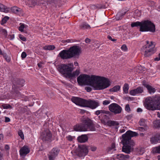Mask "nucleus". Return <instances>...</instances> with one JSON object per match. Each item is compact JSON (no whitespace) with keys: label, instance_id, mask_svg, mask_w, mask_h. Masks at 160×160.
<instances>
[{"label":"nucleus","instance_id":"1","mask_svg":"<svg viewBox=\"0 0 160 160\" xmlns=\"http://www.w3.org/2000/svg\"><path fill=\"white\" fill-rule=\"evenodd\" d=\"M77 82L81 85H89L95 90H101L106 88L110 85L109 80L105 77L84 74L80 75L77 78Z\"/></svg>","mask_w":160,"mask_h":160},{"label":"nucleus","instance_id":"2","mask_svg":"<svg viewBox=\"0 0 160 160\" xmlns=\"http://www.w3.org/2000/svg\"><path fill=\"white\" fill-rule=\"evenodd\" d=\"M73 67L72 63L67 64H61L58 66V70L59 72L65 77L72 80L75 78L80 73L79 69L76 70L72 73L74 69Z\"/></svg>","mask_w":160,"mask_h":160},{"label":"nucleus","instance_id":"3","mask_svg":"<svg viewBox=\"0 0 160 160\" xmlns=\"http://www.w3.org/2000/svg\"><path fill=\"white\" fill-rule=\"evenodd\" d=\"M138 135V134L136 132L130 130L128 131L122 135V142L123 146L122 150L123 152L127 153H129L131 152V149L135 145V143L131 139V138Z\"/></svg>","mask_w":160,"mask_h":160},{"label":"nucleus","instance_id":"4","mask_svg":"<svg viewBox=\"0 0 160 160\" xmlns=\"http://www.w3.org/2000/svg\"><path fill=\"white\" fill-rule=\"evenodd\" d=\"M81 52V48L78 46L74 45L70 47L68 50L64 49L61 51L58 54V57L63 60L78 57Z\"/></svg>","mask_w":160,"mask_h":160},{"label":"nucleus","instance_id":"5","mask_svg":"<svg viewBox=\"0 0 160 160\" xmlns=\"http://www.w3.org/2000/svg\"><path fill=\"white\" fill-rule=\"evenodd\" d=\"M71 100L77 105L83 107H88L92 109H95L99 106V102L94 100H88L80 98L73 97L71 98Z\"/></svg>","mask_w":160,"mask_h":160},{"label":"nucleus","instance_id":"6","mask_svg":"<svg viewBox=\"0 0 160 160\" xmlns=\"http://www.w3.org/2000/svg\"><path fill=\"white\" fill-rule=\"evenodd\" d=\"M145 105L147 108L149 110H160V95L148 97L145 99Z\"/></svg>","mask_w":160,"mask_h":160},{"label":"nucleus","instance_id":"7","mask_svg":"<svg viewBox=\"0 0 160 160\" xmlns=\"http://www.w3.org/2000/svg\"><path fill=\"white\" fill-rule=\"evenodd\" d=\"M82 124H78L73 127L76 131H95L96 130L92 121L89 118H86L82 120Z\"/></svg>","mask_w":160,"mask_h":160},{"label":"nucleus","instance_id":"8","mask_svg":"<svg viewBox=\"0 0 160 160\" xmlns=\"http://www.w3.org/2000/svg\"><path fill=\"white\" fill-rule=\"evenodd\" d=\"M155 26L153 23L148 20L141 22L139 31L142 32H155Z\"/></svg>","mask_w":160,"mask_h":160},{"label":"nucleus","instance_id":"9","mask_svg":"<svg viewBox=\"0 0 160 160\" xmlns=\"http://www.w3.org/2000/svg\"><path fill=\"white\" fill-rule=\"evenodd\" d=\"M147 42V44L142 48L141 51L142 54H143L145 57H149L154 52V46L152 42L150 43H149L148 41Z\"/></svg>","mask_w":160,"mask_h":160},{"label":"nucleus","instance_id":"10","mask_svg":"<svg viewBox=\"0 0 160 160\" xmlns=\"http://www.w3.org/2000/svg\"><path fill=\"white\" fill-rule=\"evenodd\" d=\"M25 82L23 79L19 78H16L13 81L12 88L15 92L18 95H21L19 91L21 90V88L23 86Z\"/></svg>","mask_w":160,"mask_h":160},{"label":"nucleus","instance_id":"11","mask_svg":"<svg viewBox=\"0 0 160 160\" xmlns=\"http://www.w3.org/2000/svg\"><path fill=\"white\" fill-rule=\"evenodd\" d=\"M76 155L79 157H83L86 156L88 153L87 147L85 146L78 147L74 151Z\"/></svg>","mask_w":160,"mask_h":160},{"label":"nucleus","instance_id":"12","mask_svg":"<svg viewBox=\"0 0 160 160\" xmlns=\"http://www.w3.org/2000/svg\"><path fill=\"white\" fill-rule=\"evenodd\" d=\"M108 108L109 110L115 114L120 113L122 110V108L116 103L111 104L109 105Z\"/></svg>","mask_w":160,"mask_h":160},{"label":"nucleus","instance_id":"13","mask_svg":"<svg viewBox=\"0 0 160 160\" xmlns=\"http://www.w3.org/2000/svg\"><path fill=\"white\" fill-rule=\"evenodd\" d=\"M59 149L57 148H53L48 154L49 160H54L55 158L58 156Z\"/></svg>","mask_w":160,"mask_h":160},{"label":"nucleus","instance_id":"14","mask_svg":"<svg viewBox=\"0 0 160 160\" xmlns=\"http://www.w3.org/2000/svg\"><path fill=\"white\" fill-rule=\"evenodd\" d=\"M41 137L43 141H50L52 138V134L49 131L46 130L43 132Z\"/></svg>","mask_w":160,"mask_h":160},{"label":"nucleus","instance_id":"15","mask_svg":"<svg viewBox=\"0 0 160 160\" xmlns=\"http://www.w3.org/2000/svg\"><path fill=\"white\" fill-rule=\"evenodd\" d=\"M143 92L142 87H138L137 88L132 90L130 91L129 93L132 96H135L137 94L142 93Z\"/></svg>","mask_w":160,"mask_h":160},{"label":"nucleus","instance_id":"16","mask_svg":"<svg viewBox=\"0 0 160 160\" xmlns=\"http://www.w3.org/2000/svg\"><path fill=\"white\" fill-rule=\"evenodd\" d=\"M150 142L153 144L160 142V134L157 133L153 136L150 139Z\"/></svg>","mask_w":160,"mask_h":160},{"label":"nucleus","instance_id":"17","mask_svg":"<svg viewBox=\"0 0 160 160\" xmlns=\"http://www.w3.org/2000/svg\"><path fill=\"white\" fill-rule=\"evenodd\" d=\"M19 152L21 156H25L29 152L30 150L27 146H24L21 148Z\"/></svg>","mask_w":160,"mask_h":160},{"label":"nucleus","instance_id":"18","mask_svg":"<svg viewBox=\"0 0 160 160\" xmlns=\"http://www.w3.org/2000/svg\"><path fill=\"white\" fill-rule=\"evenodd\" d=\"M108 126L111 127L114 126L116 129H118V125L119 124V122H118L113 120H109L107 122Z\"/></svg>","mask_w":160,"mask_h":160},{"label":"nucleus","instance_id":"19","mask_svg":"<svg viewBox=\"0 0 160 160\" xmlns=\"http://www.w3.org/2000/svg\"><path fill=\"white\" fill-rule=\"evenodd\" d=\"M88 138L86 134L82 135L79 136L77 138L78 142L83 143L86 142L88 140Z\"/></svg>","mask_w":160,"mask_h":160},{"label":"nucleus","instance_id":"20","mask_svg":"<svg viewBox=\"0 0 160 160\" xmlns=\"http://www.w3.org/2000/svg\"><path fill=\"white\" fill-rule=\"evenodd\" d=\"M129 156L128 155H124L122 154H117L116 155V158L119 160H124L128 158Z\"/></svg>","mask_w":160,"mask_h":160},{"label":"nucleus","instance_id":"21","mask_svg":"<svg viewBox=\"0 0 160 160\" xmlns=\"http://www.w3.org/2000/svg\"><path fill=\"white\" fill-rule=\"evenodd\" d=\"M10 10V8L0 3V11L5 13H7Z\"/></svg>","mask_w":160,"mask_h":160},{"label":"nucleus","instance_id":"22","mask_svg":"<svg viewBox=\"0 0 160 160\" xmlns=\"http://www.w3.org/2000/svg\"><path fill=\"white\" fill-rule=\"evenodd\" d=\"M147 120L143 118L141 119L139 122V124L140 126H143L144 127H147Z\"/></svg>","mask_w":160,"mask_h":160},{"label":"nucleus","instance_id":"23","mask_svg":"<svg viewBox=\"0 0 160 160\" xmlns=\"http://www.w3.org/2000/svg\"><path fill=\"white\" fill-rule=\"evenodd\" d=\"M147 87L146 88L148 92L150 94H153L156 91V89L155 88L152 87L151 86L149 85L148 86H147Z\"/></svg>","mask_w":160,"mask_h":160},{"label":"nucleus","instance_id":"24","mask_svg":"<svg viewBox=\"0 0 160 160\" xmlns=\"http://www.w3.org/2000/svg\"><path fill=\"white\" fill-rule=\"evenodd\" d=\"M126 12H125L123 13L118 12L116 15V18L117 20H119L121 19L122 17L125 14Z\"/></svg>","mask_w":160,"mask_h":160},{"label":"nucleus","instance_id":"25","mask_svg":"<svg viewBox=\"0 0 160 160\" xmlns=\"http://www.w3.org/2000/svg\"><path fill=\"white\" fill-rule=\"evenodd\" d=\"M11 10L14 13L16 14L18 13L19 12H21L22 10L21 9L16 6H14L13 7H12L11 8Z\"/></svg>","mask_w":160,"mask_h":160},{"label":"nucleus","instance_id":"26","mask_svg":"<svg viewBox=\"0 0 160 160\" xmlns=\"http://www.w3.org/2000/svg\"><path fill=\"white\" fill-rule=\"evenodd\" d=\"M120 89V86L119 85H116L115 86L109 90V91L111 92H115L119 91Z\"/></svg>","mask_w":160,"mask_h":160},{"label":"nucleus","instance_id":"27","mask_svg":"<svg viewBox=\"0 0 160 160\" xmlns=\"http://www.w3.org/2000/svg\"><path fill=\"white\" fill-rule=\"evenodd\" d=\"M80 28L82 29H89L91 28L90 26L85 22H84L80 26Z\"/></svg>","mask_w":160,"mask_h":160},{"label":"nucleus","instance_id":"28","mask_svg":"<svg viewBox=\"0 0 160 160\" xmlns=\"http://www.w3.org/2000/svg\"><path fill=\"white\" fill-rule=\"evenodd\" d=\"M153 153H160V145L154 148L152 150Z\"/></svg>","mask_w":160,"mask_h":160},{"label":"nucleus","instance_id":"29","mask_svg":"<svg viewBox=\"0 0 160 160\" xmlns=\"http://www.w3.org/2000/svg\"><path fill=\"white\" fill-rule=\"evenodd\" d=\"M55 48V47L54 45H48L46 46L43 47V48L45 50H52Z\"/></svg>","mask_w":160,"mask_h":160},{"label":"nucleus","instance_id":"30","mask_svg":"<svg viewBox=\"0 0 160 160\" xmlns=\"http://www.w3.org/2000/svg\"><path fill=\"white\" fill-rule=\"evenodd\" d=\"M129 88L128 85L127 83L125 84L123 88V91L126 94L128 92Z\"/></svg>","mask_w":160,"mask_h":160},{"label":"nucleus","instance_id":"31","mask_svg":"<svg viewBox=\"0 0 160 160\" xmlns=\"http://www.w3.org/2000/svg\"><path fill=\"white\" fill-rule=\"evenodd\" d=\"M9 19V17L5 16L4 18L2 19L1 24L2 25H3L6 23L7 21Z\"/></svg>","mask_w":160,"mask_h":160},{"label":"nucleus","instance_id":"32","mask_svg":"<svg viewBox=\"0 0 160 160\" xmlns=\"http://www.w3.org/2000/svg\"><path fill=\"white\" fill-rule=\"evenodd\" d=\"M20 26L18 28L19 31L21 32H24L25 33H26V32L24 31L23 29L24 28H26L27 26H25L24 24L22 23H20ZM26 26L27 25H26Z\"/></svg>","mask_w":160,"mask_h":160},{"label":"nucleus","instance_id":"33","mask_svg":"<svg viewBox=\"0 0 160 160\" xmlns=\"http://www.w3.org/2000/svg\"><path fill=\"white\" fill-rule=\"evenodd\" d=\"M0 32L2 34L4 35L5 38H7L8 35V33L7 32L6 29H5L0 28Z\"/></svg>","mask_w":160,"mask_h":160},{"label":"nucleus","instance_id":"34","mask_svg":"<svg viewBox=\"0 0 160 160\" xmlns=\"http://www.w3.org/2000/svg\"><path fill=\"white\" fill-rule=\"evenodd\" d=\"M2 107L5 109L12 108V106L9 104H4L2 105Z\"/></svg>","mask_w":160,"mask_h":160},{"label":"nucleus","instance_id":"35","mask_svg":"<svg viewBox=\"0 0 160 160\" xmlns=\"http://www.w3.org/2000/svg\"><path fill=\"white\" fill-rule=\"evenodd\" d=\"M141 15V12L138 10L135 11L134 12V16L136 18L139 17Z\"/></svg>","mask_w":160,"mask_h":160},{"label":"nucleus","instance_id":"36","mask_svg":"<svg viewBox=\"0 0 160 160\" xmlns=\"http://www.w3.org/2000/svg\"><path fill=\"white\" fill-rule=\"evenodd\" d=\"M153 124L156 127H160V120H158L153 122Z\"/></svg>","mask_w":160,"mask_h":160},{"label":"nucleus","instance_id":"37","mask_svg":"<svg viewBox=\"0 0 160 160\" xmlns=\"http://www.w3.org/2000/svg\"><path fill=\"white\" fill-rule=\"evenodd\" d=\"M141 22H133L131 24V26L132 27H137L139 26L140 27Z\"/></svg>","mask_w":160,"mask_h":160},{"label":"nucleus","instance_id":"38","mask_svg":"<svg viewBox=\"0 0 160 160\" xmlns=\"http://www.w3.org/2000/svg\"><path fill=\"white\" fill-rule=\"evenodd\" d=\"M4 58L8 62H9L10 61L11 59L10 57L8 56L6 53H4L2 54Z\"/></svg>","mask_w":160,"mask_h":160},{"label":"nucleus","instance_id":"39","mask_svg":"<svg viewBox=\"0 0 160 160\" xmlns=\"http://www.w3.org/2000/svg\"><path fill=\"white\" fill-rule=\"evenodd\" d=\"M148 128V127H144V128L142 127H139L138 128V129L140 131L142 132H144L146 131L147 130Z\"/></svg>","mask_w":160,"mask_h":160},{"label":"nucleus","instance_id":"40","mask_svg":"<svg viewBox=\"0 0 160 160\" xmlns=\"http://www.w3.org/2000/svg\"><path fill=\"white\" fill-rule=\"evenodd\" d=\"M18 134L19 136L21 137V138L22 139H24V134L22 132L21 130H19L18 132Z\"/></svg>","mask_w":160,"mask_h":160},{"label":"nucleus","instance_id":"41","mask_svg":"<svg viewBox=\"0 0 160 160\" xmlns=\"http://www.w3.org/2000/svg\"><path fill=\"white\" fill-rule=\"evenodd\" d=\"M115 143H113L112 144L111 146L109 148V150L110 151L113 149L114 150H116V149H115Z\"/></svg>","mask_w":160,"mask_h":160},{"label":"nucleus","instance_id":"42","mask_svg":"<svg viewBox=\"0 0 160 160\" xmlns=\"http://www.w3.org/2000/svg\"><path fill=\"white\" fill-rule=\"evenodd\" d=\"M104 113H102L100 116L98 117V118H101L103 119H107V118H108V117L107 115L104 114Z\"/></svg>","mask_w":160,"mask_h":160},{"label":"nucleus","instance_id":"43","mask_svg":"<svg viewBox=\"0 0 160 160\" xmlns=\"http://www.w3.org/2000/svg\"><path fill=\"white\" fill-rule=\"evenodd\" d=\"M125 110L128 112H129L130 111V108L129 105L128 104H127L126 105L125 107Z\"/></svg>","mask_w":160,"mask_h":160},{"label":"nucleus","instance_id":"44","mask_svg":"<svg viewBox=\"0 0 160 160\" xmlns=\"http://www.w3.org/2000/svg\"><path fill=\"white\" fill-rule=\"evenodd\" d=\"M103 113V110H97L95 112V114L97 115H98L100 114Z\"/></svg>","mask_w":160,"mask_h":160},{"label":"nucleus","instance_id":"45","mask_svg":"<svg viewBox=\"0 0 160 160\" xmlns=\"http://www.w3.org/2000/svg\"><path fill=\"white\" fill-rule=\"evenodd\" d=\"M110 102V100H105L103 102L102 104L103 105H107L109 104Z\"/></svg>","mask_w":160,"mask_h":160},{"label":"nucleus","instance_id":"46","mask_svg":"<svg viewBox=\"0 0 160 160\" xmlns=\"http://www.w3.org/2000/svg\"><path fill=\"white\" fill-rule=\"evenodd\" d=\"M99 120L100 121L101 123L103 124L104 125L106 124V121L103 119H102L101 118H98Z\"/></svg>","mask_w":160,"mask_h":160},{"label":"nucleus","instance_id":"47","mask_svg":"<svg viewBox=\"0 0 160 160\" xmlns=\"http://www.w3.org/2000/svg\"><path fill=\"white\" fill-rule=\"evenodd\" d=\"M89 149H90L92 151H95L97 149V147L95 146H90Z\"/></svg>","mask_w":160,"mask_h":160},{"label":"nucleus","instance_id":"48","mask_svg":"<svg viewBox=\"0 0 160 160\" xmlns=\"http://www.w3.org/2000/svg\"><path fill=\"white\" fill-rule=\"evenodd\" d=\"M66 138L69 141H72L73 139L72 136L71 135H68L66 137Z\"/></svg>","mask_w":160,"mask_h":160},{"label":"nucleus","instance_id":"49","mask_svg":"<svg viewBox=\"0 0 160 160\" xmlns=\"http://www.w3.org/2000/svg\"><path fill=\"white\" fill-rule=\"evenodd\" d=\"M19 38L21 40L23 41L26 40V38L22 35L20 34L19 35Z\"/></svg>","mask_w":160,"mask_h":160},{"label":"nucleus","instance_id":"50","mask_svg":"<svg viewBox=\"0 0 160 160\" xmlns=\"http://www.w3.org/2000/svg\"><path fill=\"white\" fill-rule=\"evenodd\" d=\"M121 49L124 51H126L127 49L126 45L125 44L123 45L121 47Z\"/></svg>","mask_w":160,"mask_h":160},{"label":"nucleus","instance_id":"51","mask_svg":"<svg viewBox=\"0 0 160 160\" xmlns=\"http://www.w3.org/2000/svg\"><path fill=\"white\" fill-rule=\"evenodd\" d=\"M27 56L26 53L24 52H23L21 54V57L22 58H24L26 57Z\"/></svg>","mask_w":160,"mask_h":160},{"label":"nucleus","instance_id":"52","mask_svg":"<svg viewBox=\"0 0 160 160\" xmlns=\"http://www.w3.org/2000/svg\"><path fill=\"white\" fill-rule=\"evenodd\" d=\"M107 38L110 40H111V41H113V42H114V41H116V39H115L114 38H113V39H112V37L109 36V35H108V36H107Z\"/></svg>","mask_w":160,"mask_h":160},{"label":"nucleus","instance_id":"53","mask_svg":"<svg viewBox=\"0 0 160 160\" xmlns=\"http://www.w3.org/2000/svg\"><path fill=\"white\" fill-rule=\"evenodd\" d=\"M142 84L143 86H144L146 88L147 87V86H148L149 84H147L146 82L145 81H143L142 82Z\"/></svg>","mask_w":160,"mask_h":160},{"label":"nucleus","instance_id":"54","mask_svg":"<svg viewBox=\"0 0 160 160\" xmlns=\"http://www.w3.org/2000/svg\"><path fill=\"white\" fill-rule=\"evenodd\" d=\"M103 113L106 114L110 115L111 112L109 111H105L103 110Z\"/></svg>","mask_w":160,"mask_h":160},{"label":"nucleus","instance_id":"55","mask_svg":"<svg viewBox=\"0 0 160 160\" xmlns=\"http://www.w3.org/2000/svg\"><path fill=\"white\" fill-rule=\"evenodd\" d=\"M85 89L88 92H90L92 91V88L90 87H86L85 88Z\"/></svg>","mask_w":160,"mask_h":160},{"label":"nucleus","instance_id":"56","mask_svg":"<svg viewBox=\"0 0 160 160\" xmlns=\"http://www.w3.org/2000/svg\"><path fill=\"white\" fill-rule=\"evenodd\" d=\"M10 121V119L9 118L7 117H5V122H9Z\"/></svg>","mask_w":160,"mask_h":160},{"label":"nucleus","instance_id":"57","mask_svg":"<svg viewBox=\"0 0 160 160\" xmlns=\"http://www.w3.org/2000/svg\"><path fill=\"white\" fill-rule=\"evenodd\" d=\"M8 37L10 38V40H12L14 38V34L9 35H8Z\"/></svg>","mask_w":160,"mask_h":160},{"label":"nucleus","instance_id":"58","mask_svg":"<svg viewBox=\"0 0 160 160\" xmlns=\"http://www.w3.org/2000/svg\"><path fill=\"white\" fill-rule=\"evenodd\" d=\"M154 60L156 61H158L160 60V53L158 55V57H157L155 58Z\"/></svg>","mask_w":160,"mask_h":160},{"label":"nucleus","instance_id":"59","mask_svg":"<svg viewBox=\"0 0 160 160\" xmlns=\"http://www.w3.org/2000/svg\"><path fill=\"white\" fill-rule=\"evenodd\" d=\"M3 138V135L2 134H0V141H2Z\"/></svg>","mask_w":160,"mask_h":160},{"label":"nucleus","instance_id":"60","mask_svg":"<svg viewBox=\"0 0 160 160\" xmlns=\"http://www.w3.org/2000/svg\"><path fill=\"white\" fill-rule=\"evenodd\" d=\"M62 42L63 43L71 42V40L70 39H67V40H63Z\"/></svg>","mask_w":160,"mask_h":160},{"label":"nucleus","instance_id":"61","mask_svg":"<svg viewBox=\"0 0 160 160\" xmlns=\"http://www.w3.org/2000/svg\"><path fill=\"white\" fill-rule=\"evenodd\" d=\"M90 40L88 38H87L85 39V42L87 43H89L90 42Z\"/></svg>","mask_w":160,"mask_h":160},{"label":"nucleus","instance_id":"62","mask_svg":"<svg viewBox=\"0 0 160 160\" xmlns=\"http://www.w3.org/2000/svg\"><path fill=\"white\" fill-rule=\"evenodd\" d=\"M142 109L141 108H138V109H137V111L138 112H142Z\"/></svg>","mask_w":160,"mask_h":160},{"label":"nucleus","instance_id":"63","mask_svg":"<svg viewBox=\"0 0 160 160\" xmlns=\"http://www.w3.org/2000/svg\"><path fill=\"white\" fill-rule=\"evenodd\" d=\"M5 148L6 150H8L9 148V146L8 145H6L5 146Z\"/></svg>","mask_w":160,"mask_h":160},{"label":"nucleus","instance_id":"64","mask_svg":"<svg viewBox=\"0 0 160 160\" xmlns=\"http://www.w3.org/2000/svg\"><path fill=\"white\" fill-rule=\"evenodd\" d=\"M3 154L0 152V160H3Z\"/></svg>","mask_w":160,"mask_h":160}]
</instances>
